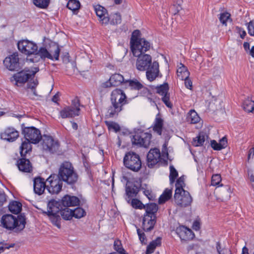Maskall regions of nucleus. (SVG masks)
I'll use <instances>...</instances> for the list:
<instances>
[{
  "label": "nucleus",
  "mask_w": 254,
  "mask_h": 254,
  "mask_svg": "<svg viewBox=\"0 0 254 254\" xmlns=\"http://www.w3.org/2000/svg\"><path fill=\"white\" fill-rule=\"evenodd\" d=\"M168 89L169 87L168 84H164L157 88V92L163 97L164 96H165V95H169L168 93Z\"/></svg>",
  "instance_id": "obj_45"
},
{
  "label": "nucleus",
  "mask_w": 254,
  "mask_h": 254,
  "mask_svg": "<svg viewBox=\"0 0 254 254\" xmlns=\"http://www.w3.org/2000/svg\"><path fill=\"white\" fill-rule=\"evenodd\" d=\"M131 206L135 208L142 209L145 208L143 204L137 199H132L131 202Z\"/></svg>",
  "instance_id": "obj_51"
},
{
  "label": "nucleus",
  "mask_w": 254,
  "mask_h": 254,
  "mask_svg": "<svg viewBox=\"0 0 254 254\" xmlns=\"http://www.w3.org/2000/svg\"><path fill=\"white\" fill-rule=\"evenodd\" d=\"M72 217L76 218H80L83 217L85 214L84 210L80 207L75 208L74 210H72Z\"/></svg>",
  "instance_id": "obj_46"
},
{
  "label": "nucleus",
  "mask_w": 254,
  "mask_h": 254,
  "mask_svg": "<svg viewBox=\"0 0 254 254\" xmlns=\"http://www.w3.org/2000/svg\"><path fill=\"white\" fill-rule=\"evenodd\" d=\"M130 48L133 56H139L144 55V53L150 49V45L145 39H142L132 44Z\"/></svg>",
  "instance_id": "obj_11"
},
{
  "label": "nucleus",
  "mask_w": 254,
  "mask_h": 254,
  "mask_svg": "<svg viewBox=\"0 0 254 254\" xmlns=\"http://www.w3.org/2000/svg\"><path fill=\"white\" fill-rule=\"evenodd\" d=\"M137 57L138 59L136 61V66L138 70L144 71L152 64V59L150 55L145 54Z\"/></svg>",
  "instance_id": "obj_14"
},
{
  "label": "nucleus",
  "mask_w": 254,
  "mask_h": 254,
  "mask_svg": "<svg viewBox=\"0 0 254 254\" xmlns=\"http://www.w3.org/2000/svg\"><path fill=\"white\" fill-rule=\"evenodd\" d=\"M33 185L34 192L38 195L43 194L47 187L44 179L40 177L36 178L34 180Z\"/></svg>",
  "instance_id": "obj_23"
},
{
  "label": "nucleus",
  "mask_w": 254,
  "mask_h": 254,
  "mask_svg": "<svg viewBox=\"0 0 254 254\" xmlns=\"http://www.w3.org/2000/svg\"><path fill=\"white\" fill-rule=\"evenodd\" d=\"M184 180V177H181L177 180L176 184V189H184L183 187L185 186Z\"/></svg>",
  "instance_id": "obj_58"
},
{
  "label": "nucleus",
  "mask_w": 254,
  "mask_h": 254,
  "mask_svg": "<svg viewBox=\"0 0 254 254\" xmlns=\"http://www.w3.org/2000/svg\"><path fill=\"white\" fill-rule=\"evenodd\" d=\"M109 128L110 129H113L114 130H115L116 132L120 130V127L119 125L115 123H110L108 124Z\"/></svg>",
  "instance_id": "obj_62"
},
{
  "label": "nucleus",
  "mask_w": 254,
  "mask_h": 254,
  "mask_svg": "<svg viewBox=\"0 0 254 254\" xmlns=\"http://www.w3.org/2000/svg\"><path fill=\"white\" fill-rule=\"evenodd\" d=\"M187 122L190 124H196L200 121V118L194 110H191L187 117Z\"/></svg>",
  "instance_id": "obj_35"
},
{
  "label": "nucleus",
  "mask_w": 254,
  "mask_h": 254,
  "mask_svg": "<svg viewBox=\"0 0 254 254\" xmlns=\"http://www.w3.org/2000/svg\"><path fill=\"white\" fill-rule=\"evenodd\" d=\"M176 204L181 207H186L190 204L192 198L190 193L184 189H176L174 194Z\"/></svg>",
  "instance_id": "obj_7"
},
{
  "label": "nucleus",
  "mask_w": 254,
  "mask_h": 254,
  "mask_svg": "<svg viewBox=\"0 0 254 254\" xmlns=\"http://www.w3.org/2000/svg\"><path fill=\"white\" fill-rule=\"evenodd\" d=\"M60 214L63 218L66 220L71 219L72 217V209L65 207L60 211Z\"/></svg>",
  "instance_id": "obj_42"
},
{
  "label": "nucleus",
  "mask_w": 254,
  "mask_h": 254,
  "mask_svg": "<svg viewBox=\"0 0 254 254\" xmlns=\"http://www.w3.org/2000/svg\"><path fill=\"white\" fill-rule=\"evenodd\" d=\"M19 136L18 132L13 127H7L0 134L1 138L9 142L15 141Z\"/></svg>",
  "instance_id": "obj_17"
},
{
  "label": "nucleus",
  "mask_w": 254,
  "mask_h": 254,
  "mask_svg": "<svg viewBox=\"0 0 254 254\" xmlns=\"http://www.w3.org/2000/svg\"><path fill=\"white\" fill-rule=\"evenodd\" d=\"M124 163L127 168L134 172H138L141 167L139 155L133 152H129L126 154L124 158Z\"/></svg>",
  "instance_id": "obj_4"
},
{
  "label": "nucleus",
  "mask_w": 254,
  "mask_h": 254,
  "mask_svg": "<svg viewBox=\"0 0 254 254\" xmlns=\"http://www.w3.org/2000/svg\"><path fill=\"white\" fill-rule=\"evenodd\" d=\"M221 181V177L219 174L213 175L211 179V185L212 186H217L219 184Z\"/></svg>",
  "instance_id": "obj_54"
},
{
  "label": "nucleus",
  "mask_w": 254,
  "mask_h": 254,
  "mask_svg": "<svg viewBox=\"0 0 254 254\" xmlns=\"http://www.w3.org/2000/svg\"><path fill=\"white\" fill-rule=\"evenodd\" d=\"M137 193L136 189L132 188L129 186H127L126 187V194L128 197H132L134 196Z\"/></svg>",
  "instance_id": "obj_53"
},
{
  "label": "nucleus",
  "mask_w": 254,
  "mask_h": 254,
  "mask_svg": "<svg viewBox=\"0 0 254 254\" xmlns=\"http://www.w3.org/2000/svg\"><path fill=\"white\" fill-rule=\"evenodd\" d=\"M207 137L205 133L201 132L199 133L198 136L193 138L192 144L194 146H201L203 145Z\"/></svg>",
  "instance_id": "obj_32"
},
{
  "label": "nucleus",
  "mask_w": 254,
  "mask_h": 254,
  "mask_svg": "<svg viewBox=\"0 0 254 254\" xmlns=\"http://www.w3.org/2000/svg\"><path fill=\"white\" fill-rule=\"evenodd\" d=\"M50 2V0H33L34 4L40 8L47 7Z\"/></svg>",
  "instance_id": "obj_47"
},
{
  "label": "nucleus",
  "mask_w": 254,
  "mask_h": 254,
  "mask_svg": "<svg viewBox=\"0 0 254 254\" xmlns=\"http://www.w3.org/2000/svg\"><path fill=\"white\" fill-rule=\"evenodd\" d=\"M176 233L182 241H188L192 239L194 237V234L192 231L184 226L178 227Z\"/></svg>",
  "instance_id": "obj_20"
},
{
  "label": "nucleus",
  "mask_w": 254,
  "mask_h": 254,
  "mask_svg": "<svg viewBox=\"0 0 254 254\" xmlns=\"http://www.w3.org/2000/svg\"><path fill=\"white\" fill-rule=\"evenodd\" d=\"M121 22V16L118 13H115L112 16L111 24H118Z\"/></svg>",
  "instance_id": "obj_57"
},
{
  "label": "nucleus",
  "mask_w": 254,
  "mask_h": 254,
  "mask_svg": "<svg viewBox=\"0 0 254 254\" xmlns=\"http://www.w3.org/2000/svg\"><path fill=\"white\" fill-rule=\"evenodd\" d=\"M18 55L13 54L6 57L3 61V64L10 70H15L19 65Z\"/></svg>",
  "instance_id": "obj_19"
},
{
  "label": "nucleus",
  "mask_w": 254,
  "mask_h": 254,
  "mask_svg": "<svg viewBox=\"0 0 254 254\" xmlns=\"http://www.w3.org/2000/svg\"><path fill=\"white\" fill-rule=\"evenodd\" d=\"M60 202L55 200L49 201L48 203V210L45 213H58L60 211Z\"/></svg>",
  "instance_id": "obj_28"
},
{
  "label": "nucleus",
  "mask_w": 254,
  "mask_h": 254,
  "mask_svg": "<svg viewBox=\"0 0 254 254\" xmlns=\"http://www.w3.org/2000/svg\"><path fill=\"white\" fill-rule=\"evenodd\" d=\"M184 80H185V85L186 88L190 90H191L192 87V83L191 80L189 78V77L187 78H184Z\"/></svg>",
  "instance_id": "obj_64"
},
{
  "label": "nucleus",
  "mask_w": 254,
  "mask_h": 254,
  "mask_svg": "<svg viewBox=\"0 0 254 254\" xmlns=\"http://www.w3.org/2000/svg\"><path fill=\"white\" fill-rule=\"evenodd\" d=\"M125 86L129 87L131 89L139 90L142 88L143 85L138 80L136 79L133 80H126L125 81Z\"/></svg>",
  "instance_id": "obj_30"
},
{
  "label": "nucleus",
  "mask_w": 254,
  "mask_h": 254,
  "mask_svg": "<svg viewBox=\"0 0 254 254\" xmlns=\"http://www.w3.org/2000/svg\"><path fill=\"white\" fill-rule=\"evenodd\" d=\"M177 73L178 77L182 80L184 78L189 77L190 76V72L188 71L187 67L182 64H180V66L177 69Z\"/></svg>",
  "instance_id": "obj_33"
},
{
  "label": "nucleus",
  "mask_w": 254,
  "mask_h": 254,
  "mask_svg": "<svg viewBox=\"0 0 254 254\" xmlns=\"http://www.w3.org/2000/svg\"><path fill=\"white\" fill-rule=\"evenodd\" d=\"M146 69V76L149 81L154 80L158 75L159 64L157 62H154Z\"/></svg>",
  "instance_id": "obj_22"
},
{
  "label": "nucleus",
  "mask_w": 254,
  "mask_h": 254,
  "mask_svg": "<svg viewBox=\"0 0 254 254\" xmlns=\"http://www.w3.org/2000/svg\"><path fill=\"white\" fill-rule=\"evenodd\" d=\"M137 232L141 243H144L146 239L144 233L142 232V231H141L140 229H137Z\"/></svg>",
  "instance_id": "obj_63"
},
{
  "label": "nucleus",
  "mask_w": 254,
  "mask_h": 254,
  "mask_svg": "<svg viewBox=\"0 0 254 254\" xmlns=\"http://www.w3.org/2000/svg\"><path fill=\"white\" fill-rule=\"evenodd\" d=\"M17 165L19 170L21 172L29 173L32 170V166L28 159L24 158L19 159L17 161Z\"/></svg>",
  "instance_id": "obj_25"
},
{
  "label": "nucleus",
  "mask_w": 254,
  "mask_h": 254,
  "mask_svg": "<svg viewBox=\"0 0 254 254\" xmlns=\"http://www.w3.org/2000/svg\"><path fill=\"white\" fill-rule=\"evenodd\" d=\"M22 133L25 138L32 143H38L42 138L40 131L35 127H25L23 128Z\"/></svg>",
  "instance_id": "obj_9"
},
{
  "label": "nucleus",
  "mask_w": 254,
  "mask_h": 254,
  "mask_svg": "<svg viewBox=\"0 0 254 254\" xmlns=\"http://www.w3.org/2000/svg\"><path fill=\"white\" fill-rule=\"evenodd\" d=\"M230 14L228 12L223 13L220 14L219 19L220 22L223 24L226 25V22L229 19Z\"/></svg>",
  "instance_id": "obj_55"
},
{
  "label": "nucleus",
  "mask_w": 254,
  "mask_h": 254,
  "mask_svg": "<svg viewBox=\"0 0 254 254\" xmlns=\"http://www.w3.org/2000/svg\"><path fill=\"white\" fill-rule=\"evenodd\" d=\"M9 210L14 214H18L22 209V204L18 201H13L8 205Z\"/></svg>",
  "instance_id": "obj_37"
},
{
  "label": "nucleus",
  "mask_w": 254,
  "mask_h": 254,
  "mask_svg": "<svg viewBox=\"0 0 254 254\" xmlns=\"http://www.w3.org/2000/svg\"><path fill=\"white\" fill-rule=\"evenodd\" d=\"M155 223V216L144 215L142 222L143 229L145 231H149L152 230Z\"/></svg>",
  "instance_id": "obj_24"
},
{
  "label": "nucleus",
  "mask_w": 254,
  "mask_h": 254,
  "mask_svg": "<svg viewBox=\"0 0 254 254\" xmlns=\"http://www.w3.org/2000/svg\"><path fill=\"white\" fill-rule=\"evenodd\" d=\"M48 185L47 189L52 194H58L62 190L63 182L56 175H51L46 180Z\"/></svg>",
  "instance_id": "obj_8"
},
{
  "label": "nucleus",
  "mask_w": 254,
  "mask_h": 254,
  "mask_svg": "<svg viewBox=\"0 0 254 254\" xmlns=\"http://www.w3.org/2000/svg\"><path fill=\"white\" fill-rule=\"evenodd\" d=\"M94 10L100 23L102 25L108 24L109 22L110 18L107 10L100 5L95 6Z\"/></svg>",
  "instance_id": "obj_16"
},
{
  "label": "nucleus",
  "mask_w": 254,
  "mask_h": 254,
  "mask_svg": "<svg viewBox=\"0 0 254 254\" xmlns=\"http://www.w3.org/2000/svg\"><path fill=\"white\" fill-rule=\"evenodd\" d=\"M0 223L1 226L8 230L16 228L21 230L24 228L25 225L24 218L18 217L17 218L11 214L3 215L1 218Z\"/></svg>",
  "instance_id": "obj_2"
},
{
  "label": "nucleus",
  "mask_w": 254,
  "mask_h": 254,
  "mask_svg": "<svg viewBox=\"0 0 254 254\" xmlns=\"http://www.w3.org/2000/svg\"><path fill=\"white\" fill-rule=\"evenodd\" d=\"M161 243V239L160 238H157L155 240L151 242L148 245L147 248L146 254H150L152 253L156 247L159 245Z\"/></svg>",
  "instance_id": "obj_40"
},
{
  "label": "nucleus",
  "mask_w": 254,
  "mask_h": 254,
  "mask_svg": "<svg viewBox=\"0 0 254 254\" xmlns=\"http://www.w3.org/2000/svg\"><path fill=\"white\" fill-rule=\"evenodd\" d=\"M79 203L78 198L74 196L65 195L62 199L63 205L68 208L70 206H77Z\"/></svg>",
  "instance_id": "obj_26"
},
{
  "label": "nucleus",
  "mask_w": 254,
  "mask_h": 254,
  "mask_svg": "<svg viewBox=\"0 0 254 254\" xmlns=\"http://www.w3.org/2000/svg\"><path fill=\"white\" fill-rule=\"evenodd\" d=\"M42 140V146L44 150L52 153L58 150L59 142L51 136L44 135L43 136Z\"/></svg>",
  "instance_id": "obj_13"
},
{
  "label": "nucleus",
  "mask_w": 254,
  "mask_h": 254,
  "mask_svg": "<svg viewBox=\"0 0 254 254\" xmlns=\"http://www.w3.org/2000/svg\"><path fill=\"white\" fill-rule=\"evenodd\" d=\"M79 107V100L76 97L72 100L70 106L65 107L61 111L60 116L63 119L78 116L80 111Z\"/></svg>",
  "instance_id": "obj_6"
},
{
  "label": "nucleus",
  "mask_w": 254,
  "mask_h": 254,
  "mask_svg": "<svg viewBox=\"0 0 254 254\" xmlns=\"http://www.w3.org/2000/svg\"><path fill=\"white\" fill-rule=\"evenodd\" d=\"M163 125V121L160 118H156L153 127V130L158 134L161 135Z\"/></svg>",
  "instance_id": "obj_43"
},
{
  "label": "nucleus",
  "mask_w": 254,
  "mask_h": 254,
  "mask_svg": "<svg viewBox=\"0 0 254 254\" xmlns=\"http://www.w3.org/2000/svg\"><path fill=\"white\" fill-rule=\"evenodd\" d=\"M170 173L169 178L171 183L174 182L175 179L178 175V172L173 166H170Z\"/></svg>",
  "instance_id": "obj_50"
},
{
  "label": "nucleus",
  "mask_w": 254,
  "mask_h": 254,
  "mask_svg": "<svg viewBox=\"0 0 254 254\" xmlns=\"http://www.w3.org/2000/svg\"><path fill=\"white\" fill-rule=\"evenodd\" d=\"M248 30L249 34L253 36H254V21H251L248 24Z\"/></svg>",
  "instance_id": "obj_59"
},
{
  "label": "nucleus",
  "mask_w": 254,
  "mask_h": 254,
  "mask_svg": "<svg viewBox=\"0 0 254 254\" xmlns=\"http://www.w3.org/2000/svg\"><path fill=\"white\" fill-rule=\"evenodd\" d=\"M50 220L51 222L57 227L58 228H61V218L58 213H49L46 214Z\"/></svg>",
  "instance_id": "obj_38"
},
{
  "label": "nucleus",
  "mask_w": 254,
  "mask_h": 254,
  "mask_svg": "<svg viewBox=\"0 0 254 254\" xmlns=\"http://www.w3.org/2000/svg\"><path fill=\"white\" fill-rule=\"evenodd\" d=\"M217 191L220 193L219 199H221L222 200L229 199L232 193L231 187L228 185L218 189Z\"/></svg>",
  "instance_id": "obj_27"
},
{
  "label": "nucleus",
  "mask_w": 254,
  "mask_h": 254,
  "mask_svg": "<svg viewBox=\"0 0 254 254\" xmlns=\"http://www.w3.org/2000/svg\"><path fill=\"white\" fill-rule=\"evenodd\" d=\"M143 38H140V31L139 30H134L132 34L130 39V45L132 44H134L136 41H139L140 39Z\"/></svg>",
  "instance_id": "obj_48"
},
{
  "label": "nucleus",
  "mask_w": 254,
  "mask_h": 254,
  "mask_svg": "<svg viewBox=\"0 0 254 254\" xmlns=\"http://www.w3.org/2000/svg\"><path fill=\"white\" fill-rule=\"evenodd\" d=\"M62 181L68 184H72L76 182L77 175L74 172L71 163L64 162L60 167L58 176Z\"/></svg>",
  "instance_id": "obj_3"
},
{
  "label": "nucleus",
  "mask_w": 254,
  "mask_h": 254,
  "mask_svg": "<svg viewBox=\"0 0 254 254\" xmlns=\"http://www.w3.org/2000/svg\"><path fill=\"white\" fill-rule=\"evenodd\" d=\"M49 53H51L52 59L59 60L60 50L59 45L55 43H52L50 45Z\"/></svg>",
  "instance_id": "obj_29"
},
{
  "label": "nucleus",
  "mask_w": 254,
  "mask_h": 254,
  "mask_svg": "<svg viewBox=\"0 0 254 254\" xmlns=\"http://www.w3.org/2000/svg\"><path fill=\"white\" fill-rule=\"evenodd\" d=\"M14 244H8L4 242H0V254L3 252L4 251V250L6 249L8 250L10 248H13L14 247Z\"/></svg>",
  "instance_id": "obj_56"
},
{
  "label": "nucleus",
  "mask_w": 254,
  "mask_h": 254,
  "mask_svg": "<svg viewBox=\"0 0 254 254\" xmlns=\"http://www.w3.org/2000/svg\"><path fill=\"white\" fill-rule=\"evenodd\" d=\"M38 71L39 68L37 67H34L31 71H21L14 74L10 78V81L13 82V83L16 86H21L23 84L26 82L32 76H34Z\"/></svg>",
  "instance_id": "obj_5"
},
{
  "label": "nucleus",
  "mask_w": 254,
  "mask_h": 254,
  "mask_svg": "<svg viewBox=\"0 0 254 254\" xmlns=\"http://www.w3.org/2000/svg\"><path fill=\"white\" fill-rule=\"evenodd\" d=\"M38 81H34L32 83H28V88L31 89V93L35 96H37V94L36 93V91L35 90V87L37 85Z\"/></svg>",
  "instance_id": "obj_61"
},
{
  "label": "nucleus",
  "mask_w": 254,
  "mask_h": 254,
  "mask_svg": "<svg viewBox=\"0 0 254 254\" xmlns=\"http://www.w3.org/2000/svg\"><path fill=\"white\" fill-rule=\"evenodd\" d=\"M163 102L168 108H171L172 104L170 101V95L164 96L162 98Z\"/></svg>",
  "instance_id": "obj_60"
},
{
  "label": "nucleus",
  "mask_w": 254,
  "mask_h": 254,
  "mask_svg": "<svg viewBox=\"0 0 254 254\" xmlns=\"http://www.w3.org/2000/svg\"><path fill=\"white\" fill-rule=\"evenodd\" d=\"M243 107L245 111L248 113L253 112L254 110V101L247 99L244 101Z\"/></svg>",
  "instance_id": "obj_39"
},
{
  "label": "nucleus",
  "mask_w": 254,
  "mask_h": 254,
  "mask_svg": "<svg viewBox=\"0 0 254 254\" xmlns=\"http://www.w3.org/2000/svg\"><path fill=\"white\" fill-rule=\"evenodd\" d=\"M114 249L121 254H127L125 253V251L122 248L121 242L119 240L115 241Z\"/></svg>",
  "instance_id": "obj_52"
},
{
  "label": "nucleus",
  "mask_w": 254,
  "mask_h": 254,
  "mask_svg": "<svg viewBox=\"0 0 254 254\" xmlns=\"http://www.w3.org/2000/svg\"><path fill=\"white\" fill-rule=\"evenodd\" d=\"M172 196V189H166L163 193L160 195L158 202L159 204H163L168 200Z\"/></svg>",
  "instance_id": "obj_36"
},
{
  "label": "nucleus",
  "mask_w": 254,
  "mask_h": 254,
  "mask_svg": "<svg viewBox=\"0 0 254 254\" xmlns=\"http://www.w3.org/2000/svg\"><path fill=\"white\" fill-rule=\"evenodd\" d=\"M146 214L149 216H155V213L157 211L158 206L155 203H150L148 204L146 207Z\"/></svg>",
  "instance_id": "obj_41"
},
{
  "label": "nucleus",
  "mask_w": 254,
  "mask_h": 254,
  "mask_svg": "<svg viewBox=\"0 0 254 254\" xmlns=\"http://www.w3.org/2000/svg\"><path fill=\"white\" fill-rule=\"evenodd\" d=\"M216 249L219 254H232L230 249L225 247L222 248L219 243H217Z\"/></svg>",
  "instance_id": "obj_49"
},
{
  "label": "nucleus",
  "mask_w": 254,
  "mask_h": 254,
  "mask_svg": "<svg viewBox=\"0 0 254 254\" xmlns=\"http://www.w3.org/2000/svg\"><path fill=\"white\" fill-rule=\"evenodd\" d=\"M19 50L22 53L27 55H34L38 51L37 44L27 40H22L17 43Z\"/></svg>",
  "instance_id": "obj_10"
},
{
  "label": "nucleus",
  "mask_w": 254,
  "mask_h": 254,
  "mask_svg": "<svg viewBox=\"0 0 254 254\" xmlns=\"http://www.w3.org/2000/svg\"><path fill=\"white\" fill-rule=\"evenodd\" d=\"M227 140L226 137H223L219 143H217L215 140H213L211 141V147L216 150H220L225 148L227 146Z\"/></svg>",
  "instance_id": "obj_31"
},
{
  "label": "nucleus",
  "mask_w": 254,
  "mask_h": 254,
  "mask_svg": "<svg viewBox=\"0 0 254 254\" xmlns=\"http://www.w3.org/2000/svg\"><path fill=\"white\" fill-rule=\"evenodd\" d=\"M80 6V2L77 0H69L66 5L67 7L73 11L78 10Z\"/></svg>",
  "instance_id": "obj_44"
},
{
  "label": "nucleus",
  "mask_w": 254,
  "mask_h": 254,
  "mask_svg": "<svg viewBox=\"0 0 254 254\" xmlns=\"http://www.w3.org/2000/svg\"><path fill=\"white\" fill-rule=\"evenodd\" d=\"M35 58H27V61L31 62H37L40 59H52L51 53H49V50H47L46 48H41L35 54Z\"/></svg>",
  "instance_id": "obj_21"
},
{
  "label": "nucleus",
  "mask_w": 254,
  "mask_h": 254,
  "mask_svg": "<svg viewBox=\"0 0 254 254\" xmlns=\"http://www.w3.org/2000/svg\"><path fill=\"white\" fill-rule=\"evenodd\" d=\"M160 159L159 149L156 148L150 149L147 156L148 166L150 168L153 167L160 161Z\"/></svg>",
  "instance_id": "obj_15"
},
{
  "label": "nucleus",
  "mask_w": 254,
  "mask_h": 254,
  "mask_svg": "<svg viewBox=\"0 0 254 254\" xmlns=\"http://www.w3.org/2000/svg\"><path fill=\"white\" fill-rule=\"evenodd\" d=\"M30 141L25 140L22 142L20 147V154L21 156H25L28 153L31 151L32 146Z\"/></svg>",
  "instance_id": "obj_34"
},
{
  "label": "nucleus",
  "mask_w": 254,
  "mask_h": 254,
  "mask_svg": "<svg viewBox=\"0 0 254 254\" xmlns=\"http://www.w3.org/2000/svg\"><path fill=\"white\" fill-rule=\"evenodd\" d=\"M127 96L123 90L119 89L114 90L111 95L112 106L108 109L110 117L117 115L122 110L123 106L127 103Z\"/></svg>",
  "instance_id": "obj_1"
},
{
  "label": "nucleus",
  "mask_w": 254,
  "mask_h": 254,
  "mask_svg": "<svg viewBox=\"0 0 254 254\" xmlns=\"http://www.w3.org/2000/svg\"><path fill=\"white\" fill-rule=\"evenodd\" d=\"M151 134L147 132H140L136 133L133 136L131 141L132 144L148 147L150 143Z\"/></svg>",
  "instance_id": "obj_12"
},
{
  "label": "nucleus",
  "mask_w": 254,
  "mask_h": 254,
  "mask_svg": "<svg viewBox=\"0 0 254 254\" xmlns=\"http://www.w3.org/2000/svg\"><path fill=\"white\" fill-rule=\"evenodd\" d=\"M126 80L122 75L119 73H115L110 77L108 81L104 83L103 86L105 87H109L111 86H119L121 84L125 86V81Z\"/></svg>",
  "instance_id": "obj_18"
}]
</instances>
